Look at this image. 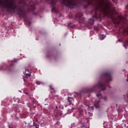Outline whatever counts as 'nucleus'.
I'll list each match as a JSON object with an SVG mask.
<instances>
[{
    "label": "nucleus",
    "instance_id": "nucleus-26",
    "mask_svg": "<svg viewBox=\"0 0 128 128\" xmlns=\"http://www.w3.org/2000/svg\"><path fill=\"white\" fill-rule=\"evenodd\" d=\"M24 82H26V78H24Z\"/></svg>",
    "mask_w": 128,
    "mask_h": 128
},
{
    "label": "nucleus",
    "instance_id": "nucleus-3",
    "mask_svg": "<svg viewBox=\"0 0 128 128\" xmlns=\"http://www.w3.org/2000/svg\"><path fill=\"white\" fill-rule=\"evenodd\" d=\"M0 4L4 6V8H6L8 10H13V12H16H16H18L19 16H22L23 18H24V20L28 22V20H26V18H28V16L26 14V10H24V7L26 6V4L25 3L22 7L21 6H16V3L15 2H8L6 0L4 3L0 2Z\"/></svg>",
    "mask_w": 128,
    "mask_h": 128
},
{
    "label": "nucleus",
    "instance_id": "nucleus-7",
    "mask_svg": "<svg viewBox=\"0 0 128 128\" xmlns=\"http://www.w3.org/2000/svg\"><path fill=\"white\" fill-rule=\"evenodd\" d=\"M27 8L28 12H32V14H34V10L36 8L34 4H30L29 5H27Z\"/></svg>",
    "mask_w": 128,
    "mask_h": 128
},
{
    "label": "nucleus",
    "instance_id": "nucleus-11",
    "mask_svg": "<svg viewBox=\"0 0 128 128\" xmlns=\"http://www.w3.org/2000/svg\"><path fill=\"white\" fill-rule=\"evenodd\" d=\"M123 46H124V48H126V46H128V40H126Z\"/></svg>",
    "mask_w": 128,
    "mask_h": 128
},
{
    "label": "nucleus",
    "instance_id": "nucleus-27",
    "mask_svg": "<svg viewBox=\"0 0 128 128\" xmlns=\"http://www.w3.org/2000/svg\"><path fill=\"white\" fill-rule=\"evenodd\" d=\"M104 37H102L101 40H104Z\"/></svg>",
    "mask_w": 128,
    "mask_h": 128
},
{
    "label": "nucleus",
    "instance_id": "nucleus-21",
    "mask_svg": "<svg viewBox=\"0 0 128 128\" xmlns=\"http://www.w3.org/2000/svg\"><path fill=\"white\" fill-rule=\"evenodd\" d=\"M27 24L28 26H30V21H27Z\"/></svg>",
    "mask_w": 128,
    "mask_h": 128
},
{
    "label": "nucleus",
    "instance_id": "nucleus-22",
    "mask_svg": "<svg viewBox=\"0 0 128 128\" xmlns=\"http://www.w3.org/2000/svg\"><path fill=\"white\" fill-rule=\"evenodd\" d=\"M12 62H18V60L14 59V60H12Z\"/></svg>",
    "mask_w": 128,
    "mask_h": 128
},
{
    "label": "nucleus",
    "instance_id": "nucleus-16",
    "mask_svg": "<svg viewBox=\"0 0 128 128\" xmlns=\"http://www.w3.org/2000/svg\"><path fill=\"white\" fill-rule=\"evenodd\" d=\"M88 110H91V112L94 111V106L88 107Z\"/></svg>",
    "mask_w": 128,
    "mask_h": 128
},
{
    "label": "nucleus",
    "instance_id": "nucleus-9",
    "mask_svg": "<svg viewBox=\"0 0 128 128\" xmlns=\"http://www.w3.org/2000/svg\"><path fill=\"white\" fill-rule=\"evenodd\" d=\"M100 100H96L94 104L95 107L96 108H100Z\"/></svg>",
    "mask_w": 128,
    "mask_h": 128
},
{
    "label": "nucleus",
    "instance_id": "nucleus-15",
    "mask_svg": "<svg viewBox=\"0 0 128 128\" xmlns=\"http://www.w3.org/2000/svg\"><path fill=\"white\" fill-rule=\"evenodd\" d=\"M68 28H74V26L72 25V22H70L68 24Z\"/></svg>",
    "mask_w": 128,
    "mask_h": 128
},
{
    "label": "nucleus",
    "instance_id": "nucleus-12",
    "mask_svg": "<svg viewBox=\"0 0 128 128\" xmlns=\"http://www.w3.org/2000/svg\"><path fill=\"white\" fill-rule=\"evenodd\" d=\"M50 88L51 92H54V94H55V92H56V91L54 90V88L52 87L51 86H50Z\"/></svg>",
    "mask_w": 128,
    "mask_h": 128
},
{
    "label": "nucleus",
    "instance_id": "nucleus-10",
    "mask_svg": "<svg viewBox=\"0 0 128 128\" xmlns=\"http://www.w3.org/2000/svg\"><path fill=\"white\" fill-rule=\"evenodd\" d=\"M72 98L68 96L67 104L70 106L72 104Z\"/></svg>",
    "mask_w": 128,
    "mask_h": 128
},
{
    "label": "nucleus",
    "instance_id": "nucleus-13",
    "mask_svg": "<svg viewBox=\"0 0 128 128\" xmlns=\"http://www.w3.org/2000/svg\"><path fill=\"white\" fill-rule=\"evenodd\" d=\"M89 22L92 26V24H94V20H92V18H90L89 19Z\"/></svg>",
    "mask_w": 128,
    "mask_h": 128
},
{
    "label": "nucleus",
    "instance_id": "nucleus-19",
    "mask_svg": "<svg viewBox=\"0 0 128 128\" xmlns=\"http://www.w3.org/2000/svg\"><path fill=\"white\" fill-rule=\"evenodd\" d=\"M36 84H38V85H40V82H38V81H37V82H36Z\"/></svg>",
    "mask_w": 128,
    "mask_h": 128
},
{
    "label": "nucleus",
    "instance_id": "nucleus-6",
    "mask_svg": "<svg viewBox=\"0 0 128 128\" xmlns=\"http://www.w3.org/2000/svg\"><path fill=\"white\" fill-rule=\"evenodd\" d=\"M14 66L12 63L9 66L4 64L3 66L0 68V70H8V72H12V70H14Z\"/></svg>",
    "mask_w": 128,
    "mask_h": 128
},
{
    "label": "nucleus",
    "instance_id": "nucleus-1",
    "mask_svg": "<svg viewBox=\"0 0 128 128\" xmlns=\"http://www.w3.org/2000/svg\"><path fill=\"white\" fill-rule=\"evenodd\" d=\"M84 2L86 0H82ZM88 6H93L94 8V12H92V14L94 18H102V14L104 16H108L110 18L112 22L116 26H119L120 23L126 24L128 12V4L126 8V11L125 12L124 16L121 15H118L117 18L116 17V12L112 8V4L110 2H104V0H98L95 3H94L92 0H88L87 2Z\"/></svg>",
    "mask_w": 128,
    "mask_h": 128
},
{
    "label": "nucleus",
    "instance_id": "nucleus-25",
    "mask_svg": "<svg viewBox=\"0 0 128 128\" xmlns=\"http://www.w3.org/2000/svg\"><path fill=\"white\" fill-rule=\"evenodd\" d=\"M16 120H18V117H16Z\"/></svg>",
    "mask_w": 128,
    "mask_h": 128
},
{
    "label": "nucleus",
    "instance_id": "nucleus-2",
    "mask_svg": "<svg viewBox=\"0 0 128 128\" xmlns=\"http://www.w3.org/2000/svg\"><path fill=\"white\" fill-rule=\"evenodd\" d=\"M112 74L109 72H106L102 74L100 81L92 88H87L84 90V94L86 92H99V93L96 94V96L100 100L104 98L106 100V97L102 98L100 94V90H104L106 88V85L108 84V82H111Z\"/></svg>",
    "mask_w": 128,
    "mask_h": 128
},
{
    "label": "nucleus",
    "instance_id": "nucleus-28",
    "mask_svg": "<svg viewBox=\"0 0 128 128\" xmlns=\"http://www.w3.org/2000/svg\"><path fill=\"white\" fill-rule=\"evenodd\" d=\"M52 56L53 58H54V56L53 55H52V56Z\"/></svg>",
    "mask_w": 128,
    "mask_h": 128
},
{
    "label": "nucleus",
    "instance_id": "nucleus-23",
    "mask_svg": "<svg viewBox=\"0 0 128 128\" xmlns=\"http://www.w3.org/2000/svg\"><path fill=\"white\" fill-rule=\"evenodd\" d=\"M118 42H122V40H120V39H119L118 40Z\"/></svg>",
    "mask_w": 128,
    "mask_h": 128
},
{
    "label": "nucleus",
    "instance_id": "nucleus-29",
    "mask_svg": "<svg viewBox=\"0 0 128 128\" xmlns=\"http://www.w3.org/2000/svg\"><path fill=\"white\" fill-rule=\"evenodd\" d=\"M56 108H58V106H56Z\"/></svg>",
    "mask_w": 128,
    "mask_h": 128
},
{
    "label": "nucleus",
    "instance_id": "nucleus-17",
    "mask_svg": "<svg viewBox=\"0 0 128 128\" xmlns=\"http://www.w3.org/2000/svg\"><path fill=\"white\" fill-rule=\"evenodd\" d=\"M14 112H20V108H16L14 110Z\"/></svg>",
    "mask_w": 128,
    "mask_h": 128
},
{
    "label": "nucleus",
    "instance_id": "nucleus-24",
    "mask_svg": "<svg viewBox=\"0 0 128 128\" xmlns=\"http://www.w3.org/2000/svg\"><path fill=\"white\" fill-rule=\"evenodd\" d=\"M34 126H35L36 128H38V126H36V125H34Z\"/></svg>",
    "mask_w": 128,
    "mask_h": 128
},
{
    "label": "nucleus",
    "instance_id": "nucleus-14",
    "mask_svg": "<svg viewBox=\"0 0 128 128\" xmlns=\"http://www.w3.org/2000/svg\"><path fill=\"white\" fill-rule=\"evenodd\" d=\"M54 114H55L56 116H62L60 113L58 112L56 110L54 111Z\"/></svg>",
    "mask_w": 128,
    "mask_h": 128
},
{
    "label": "nucleus",
    "instance_id": "nucleus-8",
    "mask_svg": "<svg viewBox=\"0 0 128 128\" xmlns=\"http://www.w3.org/2000/svg\"><path fill=\"white\" fill-rule=\"evenodd\" d=\"M56 0H52L50 6H52V12H56Z\"/></svg>",
    "mask_w": 128,
    "mask_h": 128
},
{
    "label": "nucleus",
    "instance_id": "nucleus-30",
    "mask_svg": "<svg viewBox=\"0 0 128 128\" xmlns=\"http://www.w3.org/2000/svg\"><path fill=\"white\" fill-rule=\"evenodd\" d=\"M18 102H20V100L18 101Z\"/></svg>",
    "mask_w": 128,
    "mask_h": 128
},
{
    "label": "nucleus",
    "instance_id": "nucleus-18",
    "mask_svg": "<svg viewBox=\"0 0 128 128\" xmlns=\"http://www.w3.org/2000/svg\"><path fill=\"white\" fill-rule=\"evenodd\" d=\"M26 78H30V74H26Z\"/></svg>",
    "mask_w": 128,
    "mask_h": 128
},
{
    "label": "nucleus",
    "instance_id": "nucleus-4",
    "mask_svg": "<svg viewBox=\"0 0 128 128\" xmlns=\"http://www.w3.org/2000/svg\"><path fill=\"white\" fill-rule=\"evenodd\" d=\"M83 16L82 12H78L74 16L70 14L69 15V18L70 20H76L78 21L79 24H84L85 26H86L88 25V22H86V19L82 17Z\"/></svg>",
    "mask_w": 128,
    "mask_h": 128
},
{
    "label": "nucleus",
    "instance_id": "nucleus-5",
    "mask_svg": "<svg viewBox=\"0 0 128 128\" xmlns=\"http://www.w3.org/2000/svg\"><path fill=\"white\" fill-rule=\"evenodd\" d=\"M78 3L80 4L79 0H62V4L68 8H76L78 6Z\"/></svg>",
    "mask_w": 128,
    "mask_h": 128
},
{
    "label": "nucleus",
    "instance_id": "nucleus-20",
    "mask_svg": "<svg viewBox=\"0 0 128 128\" xmlns=\"http://www.w3.org/2000/svg\"><path fill=\"white\" fill-rule=\"evenodd\" d=\"M25 72H30V70H28V68H25Z\"/></svg>",
    "mask_w": 128,
    "mask_h": 128
}]
</instances>
